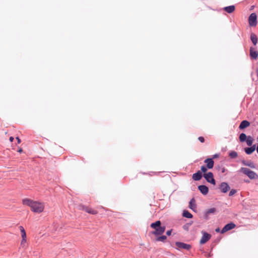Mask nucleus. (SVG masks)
I'll return each instance as SVG.
<instances>
[{
	"instance_id": "obj_1",
	"label": "nucleus",
	"mask_w": 258,
	"mask_h": 258,
	"mask_svg": "<svg viewBox=\"0 0 258 258\" xmlns=\"http://www.w3.org/2000/svg\"><path fill=\"white\" fill-rule=\"evenodd\" d=\"M24 205L29 206L31 210L35 213H41L44 210L43 205L39 202L33 201L28 199H24L22 201Z\"/></svg>"
},
{
	"instance_id": "obj_2",
	"label": "nucleus",
	"mask_w": 258,
	"mask_h": 258,
	"mask_svg": "<svg viewBox=\"0 0 258 258\" xmlns=\"http://www.w3.org/2000/svg\"><path fill=\"white\" fill-rule=\"evenodd\" d=\"M150 227L155 229L151 232L152 234L155 235H160L162 234L165 230V226H161V222L158 220L155 222L151 223Z\"/></svg>"
},
{
	"instance_id": "obj_3",
	"label": "nucleus",
	"mask_w": 258,
	"mask_h": 258,
	"mask_svg": "<svg viewBox=\"0 0 258 258\" xmlns=\"http://www.w3.org/2000/svg\"><path fill=\"white\" fill-rule=\"evenodd\" d=\"M240 171L244 174L246 175L250 179H256L258 177L257 174L254 171L248 168L242 167Z\"/></svg>"
},
{
	"instance_id": "obj_4",
	"label": "nucleus",
	"mask_w": 258,
	"mask_h": 258,
	"mask_svg": "<svg viewBox=\"0 0 258 258\" xmlns=\"http://www.w3.org/2000/svg\"><path fill=\"white\" fill-rule=\"evenodd\" d=\"M203 177L206 181L213 185L216 184V180L214 178V175L212 172H209L206 174H203Z\"/></svg>"
},
{
	"instance_id": "obj_5",
	"label": "nucleus",
	"mask_w": 258,
	"mask_h": 258,
	"mask_svg": "<svg viewBox=\"0 0 258 258\" xmlns=\"http://www.w3.org/2000/svg\"><path fill=\"white\" fill-rule=\"evenodd\" d=\"M248 22L250 26H255L257 25V16L255 13H253L250 15Z\"/></svg>"
},
{
	"instance_id": "obj_6",
	"label": "nucleus",
	"mask_w": 258,
	"mask_h": 258,
	"mask_svg": "<svg viewBox=\"0 0 258 258\" xmlns=\"http://www.w3.org/2000/svg\"><path fill=\"white\" fill-rule=\"evenodd\" d=\"M175 245L177 246V249H184L185 250H189L191 248V245L189 244L185 243L184 242L177 241L175 242Z\"/></svg>"
},
{
	"instance_id": "obj_7",
	"label": "nucleus",
	"mask_w": 258,
	"mask_h": 258,
	"mask_svg": "<svg viewBox=\"0 0 258 258\" xmlns=\"http://www.w3.org/2000/svg\"><path fill=\"white\" fill-rule=\"evenodd\" d=\"M202 236L200 240V243L201 244H203L211 238V235L205 231H202Z\"/></svg>"
},
{
	"instance_id": "obj_8",
	"label": "nucleus",
	"mask_w": 258,
	"mask_h": 258,
	"mask_svg": "<svg viewBox=\"0 0 258 258\" xmlns=\"http://www.w3.org/2000/svg\"><path fill=\"white\" fill-rule=\"evenodd\" d=\"M235 226H236V225L233 222H230L229 223H228V224H226L224 226V227L222 229V230L221 231V233L223 234V233L227 232V231H229V230H230L233 229Z\"/></svg>"
},
{
	"instance_id": "obj_9",
	"label": "nucleus",
	"mask_w": 258,
	"mask_h": 258,
	"mask_svg": "<svg viewBox=\"0 0 258 258\" xmlns=\"http://www.w3.org/2000/svg\"><path fill=\"white\" fill-rule=\"evenodd\" d=\"M221 191L223 193H226L230 190V187L226 182H222L220 185Z\"/></svg>"
},
{
	"instance_id": "obj_10",
	"label": "nucleus",
	"mask_w": 258,
	"mask_h": 258,
	"mask_svg": "<svg viewBox=\"0 0 258 258\" xmlns=\"http://www.w3.org/2000/svg\"><path fill=\"white\" fill-rule=\"evenodd\" d=\"M249 55L252 59H256L258 57V51L251 47L249 49Z\"/></svg>"
},
{
	"instance_id": "obj_11",
	"label": "nucleus",
	"mask_w": 258,
	"mask_h": 258,
	"mask_svg": "<svg viewBox=\"0 0 258 258\" xmlns=\"http://www.w3.org/2000/svg\"><path fill=\"white\" fill-rule=\"evenodd\" d=\"M204 162L206 163V166L209 169L213 168L214 162L213 158H208L205 160Z\"/></svg>"
},
{
	"instance_id": "obj_12",
	"label": "nucleus",
	"mask_w": 258,
	"mask_h": 258,
	"mask_svg": "<svg viewBox=\"0 0 258 258\" xmlns=\"http://www.w3.org/2000/svg\"><path fill=\"white\" fill-rule=\"evenodd\" d=\"M198 189L204 195H206L209 191L208 187L205 185H200L198 186Z\"/></svg>"
},
{
	"instance_id": "obj_13",
	"label": "nucleus",
	"mask_w": 258,
	"mask_h": 258,
	"mask_svg": "<svg viewBox=\"0 0 258 258\" xmlns=\"http://www.w3.org/2000/svg\"><path fill=\"white\" fill-rule=\"evenodd\" d=\"M203 176L202 172L199 170L196 173L192 174V178L195 181H199L202 178Z\"/></svg>"
},
{
	"instance_id": "obj_14",
	"label": "nucleus",
	"mask_w": 258,
	"mask_h": 258,
	"mask_svg": "<svg viewBox=\"0 0 258 258\" xmlns=\"http://www.w3.org/2000/svg\"><path fill=\"white\" fill-rule=\"evenodd\" d=\"M256 149V145H253L250 147H246L244 148V151L247 155H250L252 154Z\"/></svg>"
},
{
	"instance_id": "obj_15",
	"label": "nucleus",
	"mask_w": 258,
	"mask_h": 258,
	"mask_svg": "<svg viewBox=\"0 0 258 258\" xmlns=\"http://www.w3.org/2000/svg\"><path fill=\"white\" fill-rule=\"evenodd\" d=\"M249 125L250 122L246 120H244L240 122V125L239 126V128L240 130H243L246 128L247 127L249 126Z\"/></svg>"
},
{
	"instance_id": "obj_16",
	"label": "nucleus",
	"mask_w": 258,
	"mask_h": 258,
	"mask_svg": "<svg viewBox=\"0 0 258 258\" xmlns=\"http://www.w3.org/2000/svg\"><path fill=\"white\" fill-rule=\"evenodd\" d=\"M241 163L244 165L249 166L251 168H254L255 167L254 164L251 161H246V160H243L241 161Z\"/></svg>"
},
{
	"instance_id": "obj_17",
	"label": "nucleus",
	"mask_w": 258,
	"mask_h": 258,
	"mask_svg": "<svg viewBox=\"0 0 258 258\" xmlns=\"http://www.w3.org/2000/svg\"><path fill=\"white\" fill-rule=\"evenodd\" d=\"M189 207L190 209H191L193 211H195V210L196 209L197 205L195 204V200L194 198H192L190 200L189 203Z\"/></svg>"
},
{
	"instance_id": "obj_18",
	"label": "nucleus",
	"mask_w": 258,
	"mask_h": 258,
	"mask_svg": "<svg viewBox=\"0 0 258 258\" xmlns=\"http://www.w3.org/2000/svg\"><path fill=\"white\" fill-rule=\"evenodd\" d=\"M83 209L88 213L91 214L93 215H95L97 213V212L96 210H94L91 208H88L87 207L84 206L83 207Z\"/></svg>"
},
{
	"instance_id": "obj_19",
	"label": "nucleus",
	"mask_w": 258,
	"mask_h": 258,
	"mask_svg": "<svg viewBox=\"0 0 258 258\" xmlns=\"http://www.w3.org/2000/svg\"><path fill=\"white\" fill-rule=\"evenodd\" d=\"M224 10L228 13H231L235 10V6L231 5L224 8Z\"/></svg>"
},
{
	"instance_id": "obj_20",
	"label": "nucleus",
	"mask_w": 258,
	"mask_h": 258,
	"mask_svg": "<svg viewBox=\"0 0 258 258\" xmlns=\"http://www.w3.org/2000/svg\"><path fill=\"white\" fill-rule=\"evenodd\" d=\"M250 40L254 45H255L257 43V38L255 34L251 33L250 35Z\"/></svg>"
},
{
	"instance_id": "obj_21",
	"label": "nucleus",
	"mask_w": 258,
	"mask_h": 258,
	"mask_svg": "<svg viewBox=\"0 0 258 258\" xmlns=\"http://www.w3.org/2000/svg\"><path fill=\"white\" fill-rule=\"evenodd\" d=\"M215 211H216V209L215 208H212L207 210L205 211V218H207V217L209 214H214Z\"/></svg>"
},
{
	"instance_id": "obj_22",
	"label": "nucleus",
	"mask_w": 258,
	"mask_h": 258,
	"mask_svg": "<svg viewBox=\"0 0 258 258\" xmlns=\"http://www.w3.org/2000/svg\"><path fill=\"white\" fill-rule=\"evenodd\" d=\"M182 216L189 219L192 218V215L187 210H184L183 211Z\"/></svg>"
},
{
	"instance_id": "obj_23",
	"label": "nucleus",
	"mask_w": 258,
	"mask_h": 258,
	"mask_svg": "<svg viewBox=\"0 0 258 258\" xmlns=\"http://www.w3.org/2000/svg\"><path fill=\"white\" fill-rule=\"evenodd\" d=\"M247 137L248 136H247L245 134L241 133L239 135V139L241 142H244L246 141Z\"/></svg>"
},
{
	"instance_id": "obj_24",
	"label": "nucleus",
	"mask_w": 258,
	"mask_h": 258,
	"mask_svg": "<svg viewBox=\"0 0 258 258\" xmlns=\"http://www.w3.org/2000/svg\"><path fill=\"white\" fill-rule=\"evenodd\" d=\"M253 139L252 137L248 136L247 138L246 139V142L248 146H252V143H253Z\"/></svg>"
},
{
	"instance_id": "obj_25",
	"label": "nucleus",
	"mask_w": 258,
	"mask_h": 258,
	"mask_svg": "<svg viewBox=\"0 0 258 258\" xmlns=\"http://www.w3.org/2000/svg\"><path fill=\"white\" fill-rule=\"evenodd\" d=\"M167 239V237L165 235H161V236H159L158 237H157L156 239H155V241H162V242H164L165 240Z\"/></svg>"
},
{
	"instance_id": "obj_26",
	"label": "nucleus",
	"mask_w": 258,
	"mask_h": 258,
	"mask_svg": "<svg viewBox=\"0 0 258 258\" xmlns=\"http://www.w3.org/2000/svg\"><path fill=\"white\" fill-rule=\"evenodd\" d=\"M215 168L217 170H218L219 172H221L222 173H224L226 170L225 167H224L222 166H220V165H218V166H216Z\"/></svg>"
},
{
	"instance_id": "obj_27",
	"label": "nucleus",
	"mask_w": 258,
	"mask_h": 258,
	"mask_svg": "<svg viewBox=\"0 0 258 258\" xmlns=\"http://www.w3.org/2000/svg\"><path fill=\"white\" fill-rule=\"evenodd\" d=\"M19 228L22 234V237L23 238V239H24V238H26V234L25 230L22 226H20Z\"/></svg>"
},
{
	"instance_id": "obj_28",
	"label": "nucleus",
	"mask_w": 258,
	"mask_h": 258,
	"mask_svg": "<svg viewBox=\"0 0 258 258\" xmlns=\"http://www.w3.org/2000/svg\"><path fill=\"white\" fill-rule=\"evenodd\" d=\"M229 155L231 158H235L237 157L238 154L236 152L233 151L230 152L229 153Z\"/></svg>"
},
{
	"instance_id": "obj_29",
	"label": "nucleus",
	"mask_w": 258,
	"mask_h": 258,
	"mask_svg": "<svg viewBox=\"0 0 258 258\" xmlns=\"http://www.w3.org/2000/svg\"><path fill=\"white\" fill-rule=\"evenodd\" d=\"M192 224V221H191L189 223H187L186 224H185V225H184L183 226V228L184 230H186V231H188V229H189V227Z\"/></svg>"
},
{
	"instance_id": "obj_30",
	"label": "nucleus",
	"mask_w": 258,
	"mask_h": 258,
	"mask_svg": "<svg viewBox=\"0 0 258 258\" xmlns=\"http://www.w3.org/2000/svg\"><path fill=\"white\" fill-rule=\"evenodd\" d=\"M208 169V168H207V166L203 165L201 167V172H202V173H203V174H206L207 173L206 172H207Z\"/></svg>"
},
{
	"instance_id": "obj_31",
	"label": "nucleus",
	"mask_w": 258,
	"mask_h": 258,
	"mask_svg": "<svg viewBox=\"0 0 258 258\" xmlns=\"http://www.w3.org/2000/svg\"><path fill=\"white\" fill-rule=\"evenodd\" d=\"M236 192V190L234 189H231L229 193V196H232L233 195H234L235 193Z\"/></svg>"
},
{
	"instance_id": "obj_32",
	"label": "nucleus",
	"mask_w": 258,
	"mask_h": 258,
	"mask_svg": "<svg viewBox=\"0 0 258 258\" xmlns=\"http://www.w3.org/2000/svg\"><path fill=\"white\" fill-rule=\"evenodd\" d=\"M198 140H199V141L200 142H201V143H204V141H205V139H204V137H199L198 138Z\"/></svg>"
},
{
	"instance_id": "obj_33",
	"label": "nucleus",
	"mask_w": 258,
	"mask_h": 258,
	"mask_svg": "<svg viewBox=\"0 0 258 258\" xmlns=\"http://www.w3.org/2000/svg\"><path fill=\"white\" fill-rule=\"evenodd\" d=\"M172 232V229L166 231V235L168 236H170Z\"/></svg>"
},
{
	"instance_id": "obj_34",
	"label": "nucleus",
	"mask_w": 258,
	"mask_h": 258,
	"mask_svg": "<svg viewBox=\"0 0 258 258\" xmlns=\"http://www.w3.org/2000/svg\"><path fill=\"white\" fill-rule=\"evenodd\" d=\"M219 156V154H215L213 155V157L212 158H213V159H215L216 158H218Z\"/></svg>"
},
{
	"instance_id": "obj_35",
	"label": "nucleus",
	"mask_w": 258,
	"mask_h": 258,
	"mask_svg": "<svg viewBox=\"0 0 258 258\" xmlns=\"http://www.w3.org/2000/svg\"><path fill=\"white\" fill-rule=\"evenodd\" d=\"M16 139L17 140V142H18V144L21 143V140H20V139L19 137H17Z\"/></svg>"
},
{
	"instance_id": "obj_36",
	"label": "nucleus",
	"mask_w": 258,
	"mask_h": 258,
	"mask_svg": "<svg viewBox=\"0 0 258 258\" xmlns=\"http://www.w3.org/2000/svg\"><path fill=\"white\" fill-rule=\"evenodd\" d=\"M26 238H24V239H23V238H22V241H21L22 243H23V242H26Z\"/></svg>"
},
{
	"instance_id": "obj_37",
	"label": "nucleus",
	"mask_w": 258,
	"mask_h": 258,
	"mask_svg": "<svg viewBox=\"0 0 258 258\" xmlns=\"http://www.w3.org/2000/svg\"><path fill=\"white\" fill-rule=\"evenodd\" d=\"M14 138H13V137H11L10 138V141L11 142H13V140H14Z\"/></svg>"
},
{
	"instance_id": "obj_38",
	"label": "nucleus",
	"mask_w": 258,
	"mask_h": 258,
	"mask_svg": "<svg viewBox=\"0 0 258 258\" xmlns=\"http://www.w3.org/2000/svg\"><path fill=\"white\" fill-rule=\"evenodd\" d=\"M22 151H23V150L21 148L19 149V150H18V152L19 153H21Z\"/></svg>"
},
{
	"instance_id": "obj_39",
	"label": "nucleus",
	"mask_w": 258,
	"mask_h": 258,
	"mask_svg": "<svg viewBox=\"0 0 258 258\" xmlns=\"http://www.w3.org/2000/svg\"><path fill=\"white\" fill-rule=\"evenodd\" d=\"M256 75H257V79H258V68H257L256 69Z\"/></svg>"
},
{
	"instance_id": "obj_40",
	"label": "nucleus",
	"mask_w": 258,
	"mask_h": 258,
	"mask_svg": "<svg viewBox=\"0 0 258 258\" xmlns=\"http://www.w3.org/2000/svg\"><path fill=\"white\" fill-rule=\"evenodd\" d=\"M255 149L256 150V152H257V153L258 154V144H257V147H256V149Z\"/></svg>"
},
{
	"instance_id": "obj_41",
	"label": "nucleus",
	"mask_w": 258,
	"mask_h": 258,
	"mask_svg": "<svg viewBox=\"0 0 258 258\" xmlns=\"http://www.w3.org/2000/svg\"><path fill=\"white\" fill-rule=\"evenodd\" d=\"M219 231H220V228H217V229H216V232H219Z\"/></svg>"
}]
</instances>
